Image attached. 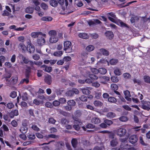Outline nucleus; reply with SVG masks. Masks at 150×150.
<instances>
[{
	"instance_id": "1",
	"label": "nucleus",
	"mask_w": 150,
	"mask_h": 150,
	"mask_svg": "<svg viewBox=\"0 0 150 150\" xmlns=\"http://www.w3.org/2000/svg\"><path fill=\"white\" fill-rule=\"evenodd\" d=\"M81 115V111L79 110H77L74 112V115H72V119L74 120L73 127L76 130H79L82 123L81 120L79 118Z\"/></svg>"
},
{
	"instance_id": "2",
	"label": "nucleus",
	"mask_w": 150,
	"mask_h": 150,
	"mask_svg": "<svg viewBox=\"0 0 150 150\" xmlns=\"http://www.w3.org/2000/svg\"><path fill=\"white\" fill-rule=\"evenodd\" d=\"M48 34L50 36L49 41L50 43H54L58 41L59 38L57 36V33L55 30H50L48 32Z\"/></svg>"
},
{
	"instance_id": "3",
	"label": "nucleus",
	"mask_w": 150,
	"mask_h": 150,
	"mask_svg": "<svg viewBox=\"0 0 150 150\" xmlns=\"http://www.w3.org/2000/svg\"><path fill=\"white\" fill-rule=\"evenodd\" d=\"M64 50L67 53L71 52H72V47L71 43L70 42L67 41L64 42Z\"/></svg>"
},
{
	"instance_id": "4",
	"label": "nucleus",
	"mask_w": 150,
	"mask_h": 150,
	"mask_svg": "<svg viewBox=\"0 0 150 150\" xmlns=\"http://www.w3.org/2000/svg\"><path fill=\"white\" fill-rule=\"evenodd\" d=\"M28 123L27 120H23L22 123V126L20 129V131L23 134L26 133L28 131V128L27 127Z\"/></svg>"
},
{
	"instance_id": "5",
	"label": "nucleus",
	"mask_w": 150,
	"mask_h": 150,
	"mask_svg": "<svg viewBox=\"0 0 150 150\" xmlns=\"http://www.w3.org/2000/svg\"><path fill=\"white\" fill-rule=\"evenodd\" d=\"M130 146L127 143H121L120 146V148L118 147H116L112 148V150H123L126 149V150H128Z\"/></svg>"
},
{
	"instance_id": "6",
	"label": "nucleus",
	"mask_w": 150,
	"mask_h": 150,
	"mask_svg": "<svg viewBox=\"0 0 150 150\" xmlns=\"http://www.w3.org/2000/svg\"><path fill=\"white\" fill-rule=\"evenodd\" d=\"M79 93L78 90L76 88H73L72 90H69L67 91L65 93L67 96L71 97L74 94H79Z\"/></svg>"
},
{
	"instance_id": "7",
	"label": "nucleus",
	"mask_w": 150,
	"mask_h": 150,
	"mask_svg": "<svg viewBox=\"0 0 150 150\" xmlns=\"http://www.w3.org/2000/svg\"><path fill=\"white\" fill-rule=\"evenodd\" d=\"M18 77L16 76H12L9 81L6 79V83L8 85H13L16 83L18 81Z\"/></svg>"
},
{
	"instance_id": "8",
	"label": "nucleus",
	"mask_w": 150,
	"mask_h": 150,
	"mask_svg": "<svg viewBox=\"0 0 150 150\" xmlns=\"http://www.w3.org/2000/svg\"><path fill=\"white\" fill-rule=\"evenodd\" d=\"M97 54L98 55V58H99V57L101 56L102 54L106 56L108 55L109 52L107 50L105 49L101 48L98 51L97 53Z\"/></svg>"
},
{
	"instance_id": "9",
	"label": "nucleus",
	"mask_w": 150,
	"mask_h": 150,
	"mask_svg": "<svg viewBox=\"0 0 150 150\" xmlns=\"http://www.w3.org/2000/svg\"><path fill=\"white\" fill-rule=\"evenodd\" d=\"M116 132L118 136L122 137L126 134L127 131L125 129L123 128H120L117 130Z\"/></svg>"
},
{
	"instance_id": "10",
	"label": "nucleus",
	"mask_w": 150,
	"mask_h": 150,
	"mask_svg": "<svg viewBox=\"0 0 150 150\" xmlns=\"http://www.w3.org/2000/svg\"><path fill=\"white\" fill-rule=\"evenodd\" d=\"M129 139L130 142L131 143L134 144L138 140V138L136 135H133L130 137Z\"/></svg>"
},
{
	"instance_id": "11",
	"label": "nucleus",
	"mask_w": 150,
	"mask_h": 150,
	"mask_svg": "<svg viewBox=\"0 0 150 150\" xmlns=\"http://www.w3.org/2000/svg\"><path fill=\"white\" fill-rule=\"evenodd\" d=\"M45 82L49 85L52 82V78L50 75H47L45 76L44 79Z\"/></svg>"
},
{
	"instance_id": "12",
	"label": "nucleus",
	"mask_w": 150,
	"mask_h": 150,
	"mask_svg": "<svg viewBox=\"0 0 150 150\" xmlns=\"http://www.w3.org/2000/svg\"><path fill=\"white\" fill-rule=\"evenodd\" d=\"M10 117L11 118H13L15 116H17L18 115V111L17 110H12L9 113Z\"/></svg>"
},
{
	"instance_id": "13",
	"label": "nucleus",
	"mask_w": 150,
	"mask_h": 150,
	"mask_svg": "<svg viewBox=\"0 0 150 150\" xmlns=\"http://www.w3.org/2000/svg\"><path fill=\"white\" fill-rule=\"evenodd\" d=\"M92 89V88L90 87H86L85 88L81 89L82 93L84 94L87 95L89 94L91 92L90 90Z\"/></svg>"
},
{
	"instance_id": "14",
	"label": "nucleus",
	"mask_w": 150,
	"mask_h": 150,
	"mask_svg": "<svg viewBox=\"0 0 150 150\" xmlns=\"http://www.w3.org/2000/svg\"><path fill=\"white\" fill-rule=\"evenodd\" d=\"M118 144L117 139L116 138H114L113 137L112 139L110 141V146L112 147H115Z\"/></svg>"
},
{
	"instance_id": "15",
	"label": "nucleus",
	"mask_w": 150,
	"mask_h": 150,
	"mask_svg": "<svg viewBox=\"0 0 150 150\" xmlns=\"http://www.w3.org/2000/svg\"><path fill=\"white\" fill-rule=\"evenodd\" d=\"M124 94L125 96V99L128 101H131V99L129 97L131 96V95L129 92L127 91H126L124 92Z\"/></svg>"
},
{
	"instance_id": "16",
	"label": "nucleus",
	"mask_w": 150,
	"mask_h": 150,
	"mask_svg": "<svg viewBox=\"0 0 150 150\" xmlns=\"http://www.w3.org/2000/svg\"><path fill=\"white\" fill-rule=\"evenodd\" d=\"M91 122L95 124L98 125L101 122V120L99 118L95 117L91 119Z\"/></svg>"
},
{
	"instance_id": "17",
	"label": "nucleus",
	"mask_w": 150,
	"mask_h": 150,
	"mask_svg": "<svg viewBox=\"0 0 150 150\" xmlns=\"http://www.w3.org/2000/svg\"><path fill=\"white\" fill-rule=\"evenodd\" d=\"M41 67L43 68V70L49 73L52 71V67L47 65H43L41 66Z\"/></svg>"
},
{
	"instance_id": "18",
	"label": "nucleus",
	"mask_w": 150,
	"mask_h": 150,
	"mask_svg": "<svg viewBox=\"0 0 150 150\" xmlns=\"http://www.w3.org/2000/svg\"><path fill=\"white\" fill-rule=\"evenodd\" d=\"M27 50L30 53H32L35 51V49L34 46L31 44H28L27 47Z\"/></svg>"
},
{
	"instance_id": "19",
	"label": "nucleus",
	"mask_w": 150,
	"mask_h": 150,
	"mask_svg": "<svg viewBox=\"0 0 150 150\" xmlns=\"http://www.w3.org/2000/svg\"><path fill=\"white\" fill-rule=\"evenodd\" d=\"M100 82L104 84H105L106 83L107 81L109 80V78L108 77L106 76H104L100 78Z\"/></svg>"
},
{
	"instance_id": "20",
	"label": "nucleus",
	"mask_w": 150,
	"mask_h": 150,
	"mask_svg": "<svg viewBox=\"0 0 150 150\" xmlns=\"http://www.w3.org/2000/svg\"><path fill=\"white\" fill-rule=\"evenodd\" d=\"M41 20L45 21H50L52 20V18L50 16H44L42 17Z\"/></svg>"
},
{
	"instance_id": "21",
	"label": "nucleus",
	"mask_w": 150,
	"mask_h": 150,
	"mask_svg": "<svg viewBox=\"0 0 150 150\" xmlns=\"http://www.w3.org/2000/svg\"><path fill=\"white\" fill-rule=\"evenodd\" d=\"M105 35L109 39H111L113 37V33L110 31H108L105 33Z\"/></svg>"
},
{
	"instance_id": "22",
	"label": "nucleus",
	"mask_w": 150,
	"mask_h": 150,
	"mask_svg": "<svg viewBox=\"0 0 150 150\" xmlns=\"http://www.w3.org/2000/svg\"><path fill=\"white\" fill-rule=\"evenodd\" d=\"M49 3L51 6L54 7L57 6L58 5V2L56 0H50Z\"/></svg>"
},
{
	"instance_id": "23",
	"label": "nucleus",
	"mask_w": 150,
	"mask_h": 150,
	"mask_svg": "<svg viewBox=\"0 0 150 150\" xmlns=\"http://www.w3.org/2000/svg\"><path fill=\"white\" fill-rule=\"evenodd\" d=\"M94 105L96 107H100L102 106L103 105V103L101 101L98 100H96L93 102Z\"/></svg>"
},
{
	"instance_id": "24",
	"label": "nucleus",
	"mask_w": 150,
	"mask_h": 150,
	"mask_svg": "<svg viewBox=\"0 0 150 150\" xmlns=\"http://www.w3.org/2000/svg\"><path fill=\"white\" fill-rule=\"evenodd\" d=\"M39 45H42L45 43V40L42 37L38 39L37 41Z\"/></svg>"
},
{
	"instance_id": "25",
	"label": "nucleus",
	"mask_w": 150,
	"mask_h": 150,
	"mask_svg": "<svg viewBox=\"0 0 150 150\" xmlns=\"http://www.w3.org/2000/svg\"><path fill=\"white\" fill-rule=\"evenodd\" d=\"M116 116L115 113L112 112H109L106 114V116L109 118H112L115 117Z\"/></svg>"
},
{
	"instance_id": "26",
	"label": "nucleus",
	"mask_w": 150,
	"mask_h": 150,
	"mask_svg": "<svg viewBox=\"0 0 150 150\" xmlns=\"http://www.w3.org/2000/svg\"><path fill=\"white\" fill-rule=\"evenodd\" d=\"M86 73L87 74L86 75L87 76L88 75L89 77L92 80H96L98 79V77L96 76L93 74H89L90 72L89 71H87Z\"/></svg>"
},
{
	"instance_id": "27",
	"label": "nucleus",
	"mask_w": 150,
	"mask_h": 150,
	"mask_svg": "<svg viewBox=\"0 0 150 150\" xmlns=\"http://www.w3.org/2000/svg\"><path fill=\"white\" fill-rule=\"evenodd\" d=\"M114 73L115 74L118 76L122 74L121 70L117 67L114 68Z\"/></svg>"
},
{
	"instance_id": "28",
	"label": "nucleus",
	"mask_w": 150,
	"mask_h": 150,
	"mask_svg": "<svg viewBox=\"0 0 150 150\" xmlns=\"http://www.w3.org/2000/svg\"><path fill=\"white\" fill-rule=\"evenodd\" d=\"M71 143L73 147L74 148H76L78 143L77 139L75 138L72 139L71 141Z\"/></svg>"
},
{
	"instance_id": "29",
	"label": "nucleus",
	"mask_w": 150,
	"mask_h": 150,
	"mask_svg": "<svg viewBox=\"0 0 150 150\" xmlns=\"http://www.w3.org/2000/svg\"><path fill=\"white\" fill-rule=\"evenodd\" d=\"M19 57L20 59L23 60V61L25 64H27L29 62V61L25 57L23 56V55L20 54L19 55Z\"/></svg>"
},
{
	"instance_id": "30",
	"label": "nucleus",
	"mask_w": 150,
	"mask_h": 150,
	"mask_svg": "<svg viewBox=\"0 0 150 150\" xmlns=\"http://www.w3.org/2000/svg\"><path fill=\"white\" fill-rule=\"evenodd\" d=\"M78 36L79 38L84 39H87L88 37V35L86 33H80L79 34Z\"/></svg>"
},
{
	"instance_id": "31",
	"label": "nucleus",
	"mask_w": 150,
	"mask_h": 150,
	"mask_svg": "<svg viewBox=\"0 0 150 150\" xmlns=\"http://www.w3.org/2000/svg\"><path fill=\"white\" fill-rule=\"evenodd\" d=\"M94 48L95 47L94 46L89 45L86 47V50L88 52H90L94 50Z\"/></svg>"
},
{
	"instance_id": "32",
	"label": "nucleus",
	"mask_w": 150,
	"mask_h": 150,
	"mask_svg": "<svg viewBox=\"0 0 150 150\" xmlns=\"http://www.w3.org/2000/svg\"><path fill=\"white\" fill-rule=\"evenodd\" d=\"M41 33L40 32H34L31 33V35L33 38H36L38 37L39 35Z\"/></svg>"
},
{
	"instance_id": "33",
	"label": "nucleus",
	"mask_w": 150,
	"mask_h": 150,
	"mask_svg": "<svg viewBox=\"0 0 150 150\" xmlns=\"http://www.w3.org/2000/svg\"><path fill=\"white\" fill-rule=\"evenodd\" d=\"M117 23L118 25L121 27H128L127 25L125 23H124L121 21L119 20L117 21Z\"/></svg>"
},
{
	"instance_id": "34",
	"label": "nucleus",
	"mask_w": 150,
	"mask_h": 150,
	"mask_svg": "<svg viewBox=\"0 0 150 150\" xmlns=\"http://www.w3.org/2000/svg\"><path fill=\"white\" fill-rule=\"evenodd\" d=\"M63 54L62 51H58L54 52L53 53V55L56 57H60Z\"/></svg>"
},
{
	"instance_id": "35",
	"label": "nucleus",
	"mask_w": 150,
	"mask_h": 150,
	"mask_svg": "<svg viewBox=\"0 0 150 150\" xmlns=\"http://www.w3.org/2000/svg\"><path fill=\"white\" fill-rule=\"evenodd\" d=\"M33 7H28L25 9V12L28 13H32L33 12Z\"/></svg>"
},
{
	"instance_id": "36",
	"label": "nucleus",
	"mask_w": 150,
	"mask_h": 150,
	"mask_svg": "<svg viewBox=\"0 0 150 150\" xmlns=\"http://www.w3.org/2000/svg\"><path fill=\"white\" fill-rule=\"evenodd\" d=\"M101 22L98 19H94L93 21L90 22V25H93L94 24H99L101 23Z\"/></svg>"
},
{
	"instance_id": "37",
	"label": "nucleus",
	"mask_w": 150,
	"mask_h": 150,
	"mask_svg": "<svg viewBox=\"0 0 150 150\" xmlns=\"http://www.w3.org/2000/svg\"><path fill=\"white\" fill-rule=\"evenodd\" d=\"M40 6L44 10H46L48 9L47 5L44 2H42Z\"/></svg>"
},
{
	"instance_id": "38",
	"label": "nucleus",
	"mask_w": 150,
	"mask_h": 150,
	"mask_svg": "<svg viewBox=\"0 0 150 150\" xmlns=\"http://www.w3.org/2000/svg\"><path fill=\"white\" fill-rule=\"evenodd\" d=\"M98 72L102 74H105L107 72V70L104 68H100L98 69Z\"/></svg>"
},
{
	"instance_id": "39",
	"label": "nucleus",
	"mask_w": 150,
	"mask_h": 150,
	"mask_svg": "<svg viewBox=\"0 0 150 150\" xmlns=\"http://www.w3.org/2000/svg\"><path fill=\"white\" fill-rule=\"evenodd\" d=\"M68 105L70 106H74L76 104L75 102L73 100H70L68 101L67 102Z\"/></svg>"
},
{
	"instance_id": "40",
	"label": "nucleus",
	"mask_w": 150,
	"mask_h": 150,
	"mask_svg": "<svg viewBox=\"0 0 150 150\" xmlns=\"http://www.w3.org/2000/svg\"><path fill=\"white\" fill-rule=\"evenodd\" d=\"M108 101L111 103H115L117 101L116 99L114 97H110L108 98Z\"/></svg>"
},
{
	"instance_id": "41",
	"label": "nucleus",
	"mask_w": 150,
	"mask_h": 150,
	"mask_svg": "<svg viewBox=\"0 0 150 150\" xmlns=\"http://www.w3.org/2000/svg\"><path fill=\"white\" fill-rule=\"evenodd\" d=\"M144 79L145 82L147 83H150V77L148 76H144Z\"/></svg>"
},
{
	"instance_id": "42",
	"label": "nucleus",
	"mask_w": 150,
	"mask_h": 150,
	"mask_svg": "<svg viewBox=\"0 0 150 150\" xmlns=\"http://www.w3.org/2000/svg\"><path fill=\"white\" fill-rule=\"evenodd\" d=\"M142 108L145 110H149L150 108L149 107V106L146 103L143 104L142 105Z\"/></svg>"
},
{
	"instance_id": "43",
	"label": "nucleus",
	"mask_w": 150,
	"mask_h": 150,
	"mask_svg": "<svg viewBox=\"0 0 150 150\" xmlns=\"http://www.w3.org/2000/svg\"><path fill=\"white\" fill-rule=\"evenodd\" d=\"M118 62V60L115 59H112L110 61V63L112 65H115Z\"/></svg>"
},
{
	"instance_id": "44",
	"label": "nucleus",
	"mask_w": 150,
	"mask_h": 150,
	"mask_svg": "<svg viewBox=\"0 0 150 150\" xmlns=\"http://www.w3.org/2000/svg\"><path fill=\"white\" fill-rule=\"evenodd\" d=\"M120 120L122 122H125L127 121L128 120V118L125 116H122L119 118Z\"/></svg>"
},
{
	"instance_id": "45",
	"label": "nucleus",
	"mask_w": 150,
	"mask_h": 150,
	"mask_svg": "<svg viewBox=\"0 0 150 150\" xmlns=\"http://www.w3.org/2000/svg\"><path fill=\"white\" fill-rule=\"evenodd\" d=\"M104 122H105L107 125L109 126L110 125L113 123L112 122L111 120L108 119H105L104 120Z\"/></svg>"
},
{
	"instance_id": "46",
	"label": "nucleus",
	"mask_w": 150,
	"mask_h": 150,
	"mask_svg": "<svg viewBox=\"0 0 150 150\" xmlns=\"http://www.w3.org/2000/svg\"><path fill=\"white\" fill-rule=\"evenodd\" d=\"M49 138H54L57 139L59 138V136L58 135H56L53 134H50L48 135L47 136V138L48 139Z\"/></svg>"
},
{
	"instance_id": "47",
	"label": "nucleus",
	"mask_w": 150,
	"mask_h": 150,
	"mask_svg": "<svg viewBox=\"0 0 150 150\" xmlns=\"http://www.w3.org/2000/svg\"><path fill=\"white\" fill-rule=\"evenodd\" d=\"M5 59V57L3 56H0V66L2 67V63L4 62Z\"/></svg>"
},
{
	"instance_id": "48",
	"label": "nucleus",
	"mask_w": 150,
	"mask_h": 150,
	"mask_svg": "<svg viewBox=\"0 0 150 150\" xmlns=\"http://www.w3.org/2000/svg\"><path fill=\"white\" fill-rule=\"evenodd\" d=\"M59 101L60 104H64L66 102V100L64 98H61L59 99Z\"/></svg>"
},
{
	"instance_id": "49",
	"label": "nucleus",
	"mask_w": 150,
	"mask_h": 150,
	"mask_svg": "<svg viewBox=\"0 0 150 150\" xmlns=\"http://www.w3.org/2000/svg\"><path fill=\"white\" fill-rule=\"evenodd\" d=\"M111 88L112 90L115 91L118 89V86L115 84H111Z\"/></svg>"
},
{
	"instance_id": "50",
	"label": "nucleus",
	"mask_w": 150,
	"mask_h": 150,
	"mask_svg": "<svg viewBox=\"0 0 150 150\" xmlns=\"http://www.w3.org/2000/svg\"><path fill=\"white\" fill-rule=\"evenodd\" d=\"M98 63H102V64H107L108 66L109 65V64L108 61H107L106 60L102 59H101L98 62Z\"/></svg>"
},
{
	"instance_id": "51",
	"label": "nucleus",
	"mask_w": 150,
	"mask_h": 150,
	"mask_svg": "<svg viewBox=\"0 0 150 150\" xmlns=\"http://www.w3.org/2000/svg\"><path fill=\"white\" fill-rule=\"evenodd\" d=\"M18 47L20 49H21L23 51L25 50L26 49L25 45L22 43H21L19 44Z\"/></svg>"
},
{
	"instance_id": "52",
	"label": "nucleus",
	"mask_w": 150,
	"mask_h": 150,
	"mask_svg": "<svg viewBox=\"0 0 150 150\" xmlns=\"http://www.w3.org/2000/svg\"><path fill=\"white\" fill-rule=\"evenodd\" d=\"M123 76L125 79H130L131 77L130 75L128 73H125L123 74Z\"/></svg>"
},
{
	"instance_id": "53",
	"label": "nucleus",
	"mask_w": 150,
	"mask_h": 150,
	"mask_svg": "<svg viewBox=\"0 0 150 150\" xmlns=\"http://www.w3.org/2000/svg\"><path fill=\"white\" fill-rule=\"evenodd\" d=\"M6 49L4 47H1L0 48V54H4L6 52Z\"/></svg>"
},
{
	"instance_id": "54",
	"label": "nucleus",
	"mask_w": 150,
	"mask_h": 150,
	"mask_svg": "<svg viewBox=\"0 0 150 150\" xmlns=\"http://www.w3.org/2000/svg\"><path fill=\"white\" fill-rule=\"evenodd\" d=\"M63 91V90H61L60 89H56L55 91V92L56 93L57 95H61L62 94Z\"/></svg>"
},
{
	"instance_id": "55",
	"label": "nucleus",
	"mask_w": 150,
	"mask_h": 150,
	"mask_svg": "<svg viewBox=\"0 0 150 150\" xmlns=\"http://www.w3.org/2000/svg\"><path fill=\"white\" fill-rule=\"evenodd\" d=\"M101 96V93L99 92H96L95 93V97L97 99H100Z\"/></svg>"
},
{
	"instance_id": "56",
	"label": "nucleus",
	"mask_w": 150,
	"mask_h": 150,
	"mask_svg": "<svg viewBox=\"0 0 150 150\" xmlns=\"http://www.w3.org/2000/svg\"><path fill=\"white\" fill-rule=\"evenodd\" d=\"M111 79L112 81L113 82L116 83L119 81L117 77L115 76H112L111 78Z\"/></svg>"
},
{
	"instance_id": "57",
	"label": "nucleus",
	"mask_w": 150,
	"mask_h": 150,
	"mask_svg": "<svg viewBox=\"0 0 150 150\" xmlns=\"http://www.w3.org/2000/svg\"><path fill=\"white\" fill-rule=\"evenodd\" d=\"M61 122V123L63 125H64L68 123V122L67 120L64 118L62 119Z\"/></svg>"
},
{
	"instance_id": "58",
	"label": "nucleus",
	"mask_w": 150,
	"mask_h": 150,
	"mask_svg": "<svg viewBox=\"0 0 150 150\" xmlns=\"http://www.w3.org/2000/svg\"><path fill=\"white\" fill-rule=\"evenodd\" d=\"M79 99L82 101H87V98L85 96L83 95L79 98Z\"/></svg>"
},
{
	"instance_id": "59",
	"label": "nucleus",
	"mask_w": 150,
	"mask_h": 150,
	"mask_svg": "<svg viewBox=\"0 0 150 150\" xmlns=\"http://www.w3.org/2000/svg\"><path fill=\"white\" fill-rule=\"evenodd\" d=\"M33 59L35 60H38L40 58L39 55L38 54H35L33 55L32 56Z\"/></svg>"
},
{
	"instance_id": "60",
	"label": "nucleus",
	"mask_w": 150,
	"mask_h": 150,
	"mask_svg": "<svg viewBox=\"0 0 150 150\" xmlns=\"http://www.w3.org/2000/svg\"><path fill=\"white\" fill-rule=\"evenodd\" d=\"M91 72L95 74H97L98 73V70L97 69L95 68H91Z\"/></svg>"
},
{
	"instance_id": "61",
	"label": "nucleus",
	"mask_w": 150,
	"mask_h": 150,
	"mask_svg": "<svg viewBox=\"0 0 150 150\" xmlns=\"http://www.w3.org/2000/svg\"><path fill=\"white\" fill-rule=\"evenodd\" d=\"M52 104L53 105L55 106H58L60 104L59 100L58 101L57 100H54Z\"/></svg>"
},
{
	"instance_id": "62",
	"label": "nucleus",
	"mask_w": 150,
	"mask_h": 150,
	"mask_svg": "<svg viewBox=\"0 0 150 150\" xmlns=\"http://www.w3.org/2000/svg\"><path fill=\"white\" fill-rule=\"evenodd\" d=\"M107 15L108 17V16H110V17H112L113 18H115L116 17L115 15L112 12L108 13L107 14Z\"/></svg>"
},
{
	"instance_id": "63",
	"label": "nucleus",
	"mask_w": 150,
	"mask_h": 150,
	"mask_svg": "<svg viewBox=\"0 0 150 150\" xmlns=\"http://www.w3.org/2000/svg\"><path fill=\"white\" fill-rule=\"evenodd\" d=\"M14 106V105L12 103H9L7 104V107L9 109L13 108Z\"/></svg>"
},
{
	"instance_id": "64",
	"label": "nucleus",
	"mask_w": 150,
	"mask_h": 150,
	"mask_svg": "<svg viewBox=\"0 0 150 150\" xmlns=\"http://www.w3.org/2000/svg\"><path fill=\"white\" fill-rule=\"evenodd\" d=\"M10 96L13 98H15L17 96L16 92L14 91L11 92L10 94Z\"/></svg>"
}]
</instances>
